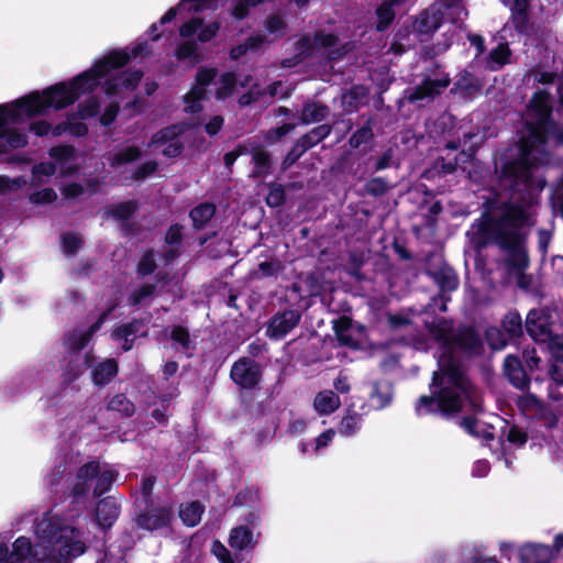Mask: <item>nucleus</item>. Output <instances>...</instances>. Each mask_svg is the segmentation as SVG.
I'll return each mask as SVG.
<instances>
[{
	"mask_svg": "<svg viewBox=\"0 0 563 563\" xmlns=\"http://www.w3.org/2000/svg\"><path fill=\"white\" fill-rule=\"evenodd\" d=\"M119 373V364L114 358H107L99 362L91 371V378L96 386L108 385Z\"/></svg>",
	"mask_w": 563,
	"mask_h": 563,
	"instance_id": "20",
	"label": "nucleus"
},
{
	"mask_svg": "<svg viewBox=\"0 0 563 563\" xmlns=\"http://www.w3.org/2000/svg\"><path fill=\"white\" fill-rule=\"evenodd\" d=\"M363 416L352 407L346 409L345 416L341 419L338 430L341 435L352 437L362 427Z\"/></svg>",
	"mask_w": 563,
	"mask_h": 563,
	"instance_id": "31",
	"label": "nucleus"
},
{
	"mask_svg": "<svg viewBox=\"0 0 563 563\" xmlns=\"http://www.w3.org/2000/svg\"><path fill=\"white\" fill-rule=\"evenodd\" d=\"M29 199L34 205L44 206L53 203L57 199V194L53 188H44L31 194Z\"/></svg>",
	"mask_w": 563,
	"mask_h": 563,
	"instance_id": "61",
	"label": "nucleus"
},
{
	"mask_svg": "<svg viewBox=\"0 0 563 563\" xmlns=\"http://www.w3.org/2000/svg\"><path fill=\"white\" fill-rule=\"evenodd\" d=\"M143 324V321L140 319H133L130 322L122 323L115 327L111 332V338L114 341H120L122 339L130 338L134 335L140 330V327Z\"/></svg>",
	"mask_w": 563,
	"mask_h": 563,
	"instance_id": "50",
	"label": "nucleus"
},
{
	"mask_svg": "<svg viewBox=\"0 0 563 563\" xmlns=\"http://www.w3.org/2000/svg\"><path fill=\"white\" fill-rule=\"evenodd\" d=\"M427 275L433 279L440 290V297L444 299V294H450L457 289L460 279L456 272L444 264L434 271H428ZM449 298H445L448 300Z\"/></svg>",
	"mask_w": 563,
	"mask_h": 563,
	"instance_id": "13",
	"label": "nucleus"
},
{
	"mask_svg": "<svg viewBox=\"0 0 563 563\" xmlns=\"http://www.w3.org/2000/svg\"><path fill=\"white\" fill-rule=\"evenodd\" d=\"M170 340L178 344L181 351L196 349V343L191 340L188 328L184 325H174L169 334Z\"/></svg>",
	"mask_w": 563,
	"mask_h": 563,
	"instance_id": "43",
	"label": "nucleus"
},
{
	"mask_svg": "<svg viewBox=\"0 0 563 563\" xmlns=\"http://www.w3.org/2000/svg\"><path fill=\"white\" fill-rule=\"evenodd\" d=\"M455 351L470 360L483 355L484 341L475 325L461 323L455 328L450 347L442 351L438 369L432 373L430 394L421 395L415 402L418 417L439 416L451 419L463 411L464 400L470 402L475 412L483 411V398L464 372Z\"/></svg>",
	"mask_w": 563,
	"mask_h": 563,
	"instance_id": "2",
	"label": "nucleus"
},
{
	"mask_svg": "<svg viewBox=\"0 0 563 563\" xmlns=\"http://www.w3.org/2000/svg\"><path fill=\"white\" fill-rule=\"evenodd\" d=\"M203 512V504L199 500H194L180 507L179 518L185 526L196 527L201 521Z\"/></svg>",
	"mask_w": 563,
	"mask_h": 563,
	"instance_id": "29",
	"label": "nucleus"
},
{
	"mask_svg": "<svg viewBox=\"0 0 563 563\" xmlns=\"http://www.w3.org/2000/svg\"><path fill=\"white\" fill-rule=\"evenodd\" d=\"M330 108L327 104L317 101H307L302 104L300 121L303 124L320 122L328 118Z\"/></svg>",
	"mask_w": 563,
	"mask_h": 563,
	"instance_id": "24",
	"label": "nucleus"
},
{
	"mask_svg": "<svg viewBox=\"0 0 563 563\" xmlns=\"http://www.w3.org/2000/svg\"><path fill=\"white\" fill-rule=\"evenodd\" d=\"M91 338L87 335L86 332H73L66 336L65 343L67 349L73 352L75 355H79V353L87 346Z\"/></svg>",
	"mask_w": 563,
	"mask_h": 563,
	"instance_id": "52",
	"label": "nucleus"
},
{
	"mask_svg": "<svg viewBox=\"0 0 563 563\" xmlns=\"http://www.w3.org/2000/svg\"><path fill=\"white\" fill-rule=\"evenodd\" d=\"M528 135L520 141L517 158L505 162L500 168V181L509 190L510 199L498 206L499 214L494 216L497 201L487 199L481 217L471 224L466 235L475 251L497 246L507 254L505 260L509 272L523 275L529 268V232L533 223L530 208L536 192L543 190L547 181L538 176L540 159L533 154L538 146H544L550 137H561V128L555 120H539L527 123Z\"/></svg>",
	"mask_w": 563,
	"mask_h": 563,
	"instance_id": "1",
	"label": "nucleus"
},
{
	"mask_svg": "<svg viewBox=\"0 0 563 563\" xmlns=\"http://www.w3.org/2000/svg\"><path fill=\"white\" fill-rule=\"evenodd\" d=\"M371 399L375 401L376 409H384L390 405L393 400V386L390 383H379L375 382L373 384V389L369 395Z\"/></svg>",
	"mask_w": 563,
	"mask_h": 563,
	"instance_id": "33",
	"label": "nucleus"
},
{
	"mask_svg": "<svg viewBox=\"0 0 563 563\" xmlns=\"http://www.w3.org/2000/svg\"><path fill=\"white\" fill-rule=\"evenodd\" d=\"M107 409L118 411L126 418L132 417L135 412L134 404L124 394L114 395L107 404Z\"/></svg>",
	"mask_w": 563,
	"mask_h": 563,
	"instance_id": "41",
	"label": "nucleus"
},
{
	"mask_svg": "<svg viewBox=\"0 0 563 563\" xmlns=\"http://www.w3.org/2000/svg\"><path fill=\"white\" fill-rule=\"evenodd\" d=\"M301 321V311L296 308H284L275 312L266 325V335L275 341L283 340Z\"/></svg>",
	"mask_w": 563,
	"mask_h": 563,
	"instance_id": "7",
	"label": "nucleus"
},
{
	"mask_svg": "<svg viewBox=\"0 0 563 563\" xmlns=\"http://www.w3.org/2000/svg\"><path fill=\"white\" fill-rule=\"evenodd\" d=\"M504 332L509 339L520 338L523 334L521 316L518 311H509L501 320Z\"/></svg>",
	"mask_w": 563,
	"mask_h": 563,
	"instance_id": "38",
	"label": "nucleus"
},
{
	"mask_svg": "<svg viewBox=\"0 0 563 563\" xmlns=\"http://www.w3.org/2000/svg\"><path fill=\"white\" fill-rule=\"evenodd\" d=\"M26 185L27 180L22 175L15 178H10L7 175H0V195L18 191L23 189Z\"/></svg>",
	"mask_w": 563,
	"mask_h": 563,
	"instance_id": "55",
	"label": "nucleus"
},
{
	"mask_svg": "<svg viewBox=\"0 0 563 563\" xmlns=\"http://www.w3.org/2000/svg\"><path fill=\"white\" fill-rule=\"evenodd\" d=\"M183 133V129L178 124H170L154 133L151 137L148 146H162L176 140Z\"/></svg>",
	"mask_w": 563,
	"mask_h": 563,
	"instance_id": "40",
	"label": "nucleus"
},
{
	"mask_svg": "<svg viewBox=\"0 0 563 563\" xmlns=\"http://www.w3.org/2000/svg\"><path fill=\"white\" fill-rule=\"evenodd\" d=\"M393 186L383 177H372L365 185L364 190L371 197L377 198L384 196Z\"/></svg>",
	"mask_w": 563,
	"mask_h": 563,
	"instance_id": "51",
	"label": "nucleus"
},
{
	"mask_svg": "<svg viewBox=\"0 0 563 563\" xmlns=\"http://www.w3.org/2000/svg\"><path fill=\"white\" fill-rule=\"evenodd\" d=\"M503 373L512 387L519 390H528L531 385V376L526 369L522 360L515 354H508L504 358Z\"/></svg>",
	"mask_w": 563,
	"mask_h": 563,
	"instance_id": "9",
	"label": "nucleus"
},
{
	"mask_svg": "<svg viewBox=\"0 0 563 563\" xmlns=\"http://www.w3.org/2000/svg\"><path fill=\"white\" fill-rule=\"evenodd\" d=\"M250 154L254 165L251 177L254 179L263 178L272 173V154L266 151L262 144L252 142Z\"/></svg>",
	"mask_w": 563,
	"mask_h": 563,
	"instance_id": "15",
	"label": "nucleus"
},
{
	"mask_svg": "<svg viewBox=\"0 0 563 563\" xmlns=\"http://www.w3.org/2000/svg\"><path fill=\"white\" fill-rule=\"evenodd\" d=\"M268 194L265 198L266 205L271 208L282 207L286 202V191L282 184H267Z\"/></svg>",
	"mask_w": 563,
	"mask_h": 563,
	"instance_id": "47",
	"label": "nucleus"
},
{
	"mask_svg": "<svg viewBox=\"0 0 563 563\" xmlns=\"http://www.w3.org/2000/svg\"><path fill=\"white\" fill-rule=\"evenodd\" d=\"M258 500V494L257 490H254L250 487H245L244 489L240 490L235 496L233 500V506H252Z\"/></svg>",
	"mask_w": 563,
	"mask_h": 563,
	"instance_id": "63",
	"label": "nucleus"
},
{
	"mask_svg": "<svg viewBox=\"0 0 563 563\" xmlns=\"http://www.w3.org/2000/svg\"><path fill=\"white\" fill-rule=\"evenodd\" d=\"M157 268L154 250H147L137 264V274L142 277L152 275Z\"/></svg>",
	"mask_w": 563,
	"mask_h": 563,
	"instance_id": "56",
	"label": "nucleus"
},
{
	"mask_svg": "<svg viewBox=\"0 0 563 563\" xmlns=\"http://www.w3.org/2000/svg\"><path fill=\"white\" fill-rule=\"evenodd\" d=\"M230 378L240 390L254 391L260 389L263 369L254 358L241 356L232 364Z\"/></svg>",
	"mask_w": 563,
	"mask_h": 563,
	"instance_id": "6",
	"label": "nucleus"
},
{
	"mask_svg": "<svg viewBox=\"0 0 563 563\" xmlns=\"http://www.w3.org/2000/svg\"><path fill=\"white\" fill-rule=\"evenodd\" d=\"M295 129V124L292 123H283L279 126L269 129L265 135V142L268 144H273L279 140H282L285 135L290 133Z\"/></svg>",
	"mask_w": 563,
	"mask_h": 563,
	"instance_id": "62",
	"label": "nucleus"
},
{
	"mask_svg": "<svg viewBox=\"0 0 563 563\" xmlns=\"http://www.w3.org/2000/svg\"><path fill=\"white\" fill-rule=\"evenodd\" d=\"M121 505L113 496L100 499L96 507V519L103 529L111 528L118 520Z\"/></svg>",
	"mask_w": 563,
	"mask_h": 563,
	"instance_id": "14",
	"label": "nucleus"
},
{
	"mask_svg": "<svg viewBox=\"0 0 563 563\" xmlns=\"http://www.w3.org/2000/svg\"><path fill=\"white\" fill-rule=\"evenodd\" d=\"M75 152L76 148L74 145L60 144L49 148L48 155L62 165L65 162L75 159Z\"/></svg>",
	"mask_w": 563,
	"mask_h": 563,
	"instance_id": "54",
	"label": "nucleus"
},
{
	"mask_svg": "<svg viewBox=\"0 0 563 563\" xmlns=\"http://www.w3.org/2000/svg\"><path fill=\"white\" fill-rule=\"evenodd\" d=\"M100 470L99 461L93 460L86 462L77 470L76 479H84L89 483L99 475Z\"/></svg>",
	"mask_w": 563,
	"mask_h": 563,
	"instance_id": "58",
	"label": "nucleus"
},
{
	"mask_svg": "<svg viewBox=\"0 0 563 563\" xmlns=\"http://www.w3.org/2000/svg\"><path fill=\"white\" fill-rule=\"evenodd\" d=\"M119 476L118 471L113 468H107L101 471L98 476H96V485L93 487V496L101 497L111 490L113 483L117 481Z\"/></svg>",
	"mask_w": 563,
	"mask_h": 563,
	"instance_id": "37",
	"label": "nucleus"
},
{
	"mask_svg": "<svg viewBox=\"0 0 563 563\" xmlns=\"http://www.w3.org/2000/svg\"><path fill=\"white\" fill-rule=\"evenodd\" d=\"M426 329L438 342L443 351L450 347L452 333H454L453 320L445 317H440L435 321L427 322Z\"/></svg>",
	"mask_w": 563,
	"mask_h": 563,
	"instance_id": "17",
	"label": "nucleus"
},
{
	"mask_svg": "<svg viewBox=\"0 0 563 563\" xmlns=\"http://www.w3.org/2000/svg\"><path fill=\"white\" fill-rule=\"evenodd\" d=\"M443 24V13L430 7L422 10L412 22V31L420 36V41L431 37Z\"/></svg>",
	"mask_w": 563,
	"mask_h": 563,
	"instance_id": "11",
	"label": "nucleus"
},
{
	"mask_svg": "<svg viewBox=\"0 0 563 563\" xmlns=\"http://www.w3.org/2000/svg\"><path fill=\"white\" fill-rule=\"evenodd\" d=\"M131 60L125 49H112L101 59L97 60L89 69L78 74L67 81H59L48 87L49 92H57L60 108L74 104L82 95L93 92L113 69L123 68Z\"/></svg>",
	"mask_w": 563,
	"mask_h": 563,
	"instance_id": "3",
	"label": "nucleus"
},
{
	"mask_svg": "<svg viewBox=\"0 0 563 563\" xmlns=\"http://www.w3.org/2000/svg\"><path fill=\"white\" fill-rule=\"evenodd\" d=\"M155 284H143L139 288L134 289L130 296V305L133 307L139 306L145 298L151 297L155 294Z\"/></svg>",
	"mask_w": 563,
	"mask_h": 563,
	"instance_id": "59",
	"label": "nucleus"
},
{
	"mask_svg": "<svg viewBox=\"0 0 563 563\" xmlns=\"http://www.w3.org/2000/svg\"><path fill=\"white\" fill-rule=\"evenodd\" d=\"M27 145V139L25 134L21 133L16 129L4 128L0 131V154H4L10 148H22Z\"/></svg>",
	"mask_w": 563,
	"mask_h": 563,
	"instance_id": "27",
	"label": "nucleus"
},
{
	"mask_svg": "<svg viewBox=\"0 0 563 563\" xmlns=\"http://www.w3.org/2000/svg\"><path fill=\"white\" fill-rule=\"evenodd\" d=\"M484 82L475 74L467 69H462L455 76L450 95L457 96L463 101H472L481 93Z\"/></svg>",
	"mask_w": 563,
	"mask_h": 563,
	"instance_id": "8",
	"label": "nucleus"
},
{
	"mask_svg": "<svg viewBox=\"0 0 563 563\" xmlns=\"http://www.w3.org/2000/svg\"><path fill=\"white\" fill-rule=\"evenodd\" d=\"M485 340L489 347L494 351L503 350L508 344V339L504 330L497 327H488L485 331Z\"/></svg>",
	"mask_w": 563,
	"mask_h": 563,
	"instance_id": "46",
	"label": "nucleus"
},
{
	"mask_svg": "<svg viewBox=\"0 0 563 563\" xmlns=\"http://www.w3.org/2000/svg\"><path fill=\"white\" fill-rule=\"evenodd\" d=\"M82 244V239L76 233L67 232L62 235V247L66 255H75Z\"/></svg>",
	"mask_w": 563,
	"mask_h": 563,
	"instance_id": "57",
	"label": "nucleus"
},
{
	"mask_svg": "<svg viewBox=\"0 0 563 563\" xmlns=\"http://www.w3.org/2000/svg\"><path fill=\"white\" fill-rule=\"evenodd\" d=\"M519 558L521 563H550L553 553L549 545L528 543L521 547Z\"/></svg>",
	"mask_w": 563,
	"mask_h": 563,
	"instance_id": "19",
	"label": "nucleus"
},
{
	"mask_svg": "<svg viewBox=\"0 0 563 563\" xmlns=\"http://www.w3.org/2000/svg\"><path fill=\"white\" fill-rule=\"evenodd\" d=\"M508 24L520 36L531 35L530 11H510Z\"/></svg>",
	"mask_w": 563,
	"mask_h": 563,
	"instance_id": "39",
	"label": "nucleus"
},
{
	"mask_svg": "<svg viewBox=\"0 0 563 563\" xmlns=\"http://www.w3.org/2000/svg\"><path fill=\"white\" fill-rule=\"evenodd\" d=\"M530 108L536 119L554 120L552 118V106L550 103V93L545 90H538L533 93Z\"/></svg>",
	"mask_w": 563,
	"mask_h": 563,
	"instance_id": "26",
	"label": "nucleus"
},
{
	"mask_svg": "<svg viewBox=\"0 0 563 563\" xmlns=\"http://www.w3.org/2000/svg\"><path fill=\"white\" fill-rule=\"evenodd\" d=\"M142 156V151L136 145L128 146L113 154L111 165L120 166L137 161Z\"/></svg>",
	"mask_w": 563,
	"mask_h": 563,
	"instance_id": "45",
	"label": "nucleus"
},
{
	"mask_svg": "<svg viewBox=\"0 0 563 563\" xmlns=\"http://www.w3.org/2000/svg\"><path fill=\"white\" fill-rule=\"evenodd\" d=\"M451 77L449 74H444L441 78L432 79L431 77H424L419 85L412 88L408 96L409 102H417L421 100H433L441 96L444 89L451 85Z\"/></svg>",
	"mask_w": 563,
	"mask_h": 563,
	"instance_id": "10",
	"label": "nucleus"
},
{
	"mask_svg": "<svg viewBox=\"0 0 563 563\" xmlns=\"http://www.w3.org/2000/svg\"><path fill=\"white\" fill-rule=\"evenodd\" d=\"M228 542L232 549L240 552L246 549H253L256 544L253 530L245 525H240L232 528Z\"/></svg>",
	"mask_w": 563,
	"mask_h": 563,
	"instance_id": "21",
	"label": "nucleus"
},
{
	"mask_svg": "<svg viewBox=\"0 0 563 563\" xmlns=\"http://www.w3.org/2000/svg\"><path fill=\"white\" fill-rule=\"evenodd\" d=\"M217 211L212 202H201L189 211V218L192 222V228L197 231L206 228L208 222L214 217Z\"/></svg>",
	"mask_w": 563,
	"mask_h": 563,
	"instance_id": "25",
	"label": "nucleus"
},
{
	"mask_svg": "<svg viewBox=\"0 0 563 563\" xmlns=\"http://www.w3.org/2000/svg\"><path fill=\"white\" fill-rule=\"evenodd\" d=\"M526 331L534 340L545 342L552 336L549 316L541 310L532 309L526 318Z\"/></svg>",
	"mask_w": 563,
	"mask_h": 563,
	"instance_id": "12",
	"label": "nucleus"
},
{
	"mask_svg": "<svg viewBox=\"0 0 563 563\" xmlns=\"http://www.w3.org/2000/svg\"><path fill=\"white\" fill-rule=\"evenodd\" d=\"M133 522L140 530L154 532L170 527L174 510L170 505L134 503Z\"/></svg>",
	"mask_w": 563,
	"mask_h": 563,
	"instance_id": "5",
	"label": "nucleus"
},
{
	"mask_svg": "<svg viewBox=\"0 0 563 563\" xmlns=\"http://www.w3.org/2000/svg\"><path fill=\"white\" fill-rule=\"evenodd\" d=\"M75 529H69L70 537L67 536L66 530H62V533L57 538V551L60 560L65 563L81 555L86 551V544L78 539L74 538Z\"/></svg>",
	"mask_w": 563,
	"mask_h": 563,
	"instance_id": "16",
	"label": "nucleus"
},
{
	"mask_svg": "<svg viewBox=\"0 0 563 563\" xmlns=\"http://www.w3.org/2000/svg\"><path fill=\"white\" fill-rule=\"evenodd\" d=\"M48 87L43 91H32L29 95L16 99L11 104H0V131L7 126L9 122H18L22 115L33 119L46 114L51 109L63 110L58 106L60 101L57 92L47 91Z\"/></svg>",
	"mask_w": 563,
	"mask_h": 563,
	"instance_id": "4",
	"label": "nucleus"
},
{
	"mask_svg": "<svg viewBox=\"0 0 563 563\" xmlns=\"http://www.w3.org/2000/svg\"><path fill=\"white\" fill-rule=\"evenodd\" d=\"M100 101L98 97L90 96L77 106L76 115L78 119L88 120L95 118L100 112Z\"/></svg>",
	"mask_w": 563,
	"mask_h": 563,
	"instance_id": "44",
	"label": "nucleus"
},
{
	"mask_svg": "<svg viewBox=\"0 0 563 563\" xmlns=\"http://www.w3.org/2000/svg\"><path fill=\"white\" fill-rule=\"evenodd\" d=\"M368 88L364 85H353L342 96V104L345 107V110L352 112L357 110L360 102L367 98Z\"/></svg>",
	"mask_w": 563,
	"mask_h": 563,
	"instance_id": "34",
	"label": "nucleus"
},
{
	"mask_svg": "<svg viewBox=\"0 0 563 563\" xmlns=\"http://www.w3.org/2000/svg\"><path fill=\"white\" fill-rule=\"evenodd\" d=\"M220 84L221 86L216 90V98L223 100L232 96L236 85V75L232 71L223 73L220 76Z\"/></svg>",
	"mask_w": 563,
	"mask_h": 563,
	"instance_id": "49",
	"label": "nucleus"
},
{
	"mask_svg": "<svg viewBox=\"0 0 563 563\" xmlns=\"http://www.w3.org/2000/svg\"><path fill=\"white\" fill-rule=\"evenodd\" d=\"M401 3L402 0H385L376 8L377 23L375 30L377 32H385L389 29L396 18L395 7Z\"/></svg>",
	"mask_w": 563,
	"mask_h": 563,
	"instance_id": "23",
	"label": "nucleus"
},
{
	"mask_svg": "<svg viewBox=\"0 0 563 563\" xmlns=\"http://www.w3.org/2000/svg\"><path fill=\"white\" fill-rule=\"evenodd\" d=\"M340 398L332 390L320 391L317 394L313 406L321 415H330L340 407Z\"/></svg>",
	"mask_w": 563,
	"mask_h": 563,
	"instance_id": "32",
	"label": "nucleus"
},
{
	"mask_svg": "<svg viewBox=\"0 0 563 563\" xmlns=\"http://www.w3.org/2000/svg\"><path fill=\"white\" fill-rule=\"evenodd\" d=\"M217 75L218 69L216 67L200 66L196 73V84L205 88L216 79Z\"/></svg>",
	"mask_w": 563,
	"mask_h": 563,
	"instance_id": "64",
	"label": "nucleus"
},
{
	"mask_svg": "<svg viewBox=\"0 0 563 563\" xmlns=\"http://www.w3.org/2000/svg\"><path fill=\"white\" fill-rule=\"evenodd\" d=\"M91 362L92 358L89 353H86L82 358L80 355L70 357L63 372L64 383L71 384L77 380L86 368L91 367Z\"/></svg>",
	"mask_w": 563,
	"mask_h": 563,
	"instance_id": "22",
	"label": "nucleus"
},
{
	"mask_svg": "<svg viewBox=\"0 0 563 563\" xmlns=\"http://www.w3.org/2000/svg\"><path fill=\"white\" fill-rule=\"evenodd\" d=\"M372 119H368L361 128H358L349 139L352 148H360L363 144L374 139Z\"/></svg>",
	"mask_w": 563,
	"mask_h": 563,
	"instance_id": "42",
	"label": "nucleus"
},
{
	"mask_svg": "<svg viewBox=\"0 0 563 563\" xmlns=\"http://www.w3.org/2000/svg\"><path fill=\"white\" fill-rule=\"evenodd\" d=\"M144 73L142 69H126L122 71L118 77L121 82V87L126 90H134L139 87Z\"/></svg>",
	"mask_w": 563,
	"mask_h": 563,
	"instance_id": "53",
	"label": "nucleus"
},
{
	"mask_svg": "<svg viewBox=\"0 0 563 563\" xmlns=\"http://www.w3.org/2000/svg\"><path fill=\"white\" fill-rule=\"evenodd\" d=\"M32 550L31 540L26 537H19L13 543L12 549H9L8 563H23L30 555Z\"/></svg>",
	"mask_w": 563,
	"mask_h": 563,
	"instance_id": "36",
	"label": "nucleus"
},
{
	"mask_svg": "<svg viewBox=\"0 0 563 563\" xmlns=\"http://www.w3.org/2000/svg\"><path fill=\"white\" fill-rule=\"evenodd\" d=\"M155 483L156 477L153 475L143 477L140 489L141 497L137 498L134 503H154L153 489Z\"/></svg>",
	"mask_w": 563,
	"mask_h": 563,
	"instance_id": "60",
	"label": "nucleus"
},
{
	"mask_svg": "<svg viewBox=\"0 0 563 563\" xmlns=\"http://www.w3.org/2000/svg\"><path fill=\"white\" fill-rule=\"evenodd\" d=\"M511 51L508 43H499L497 47L493 48L487 56V67L497 71L505 65L510 63Z\"/></svg>",
	"mask_w": 563,
	"mask_h": 563,
	"instance_id": "30",
	"label": "nucleus"
},
{
	"mask_svg": "<svg viewBox=\"0 0 563 563\" xmlns=\"http://www.w3.org/2000/svg\"><path fill=\"white\" fill-rule=\"evenodd\" d=\"M332 132V125L330 124H320L314 126L306 134L301 135L297 141L300 143V146L309 151L313 146L318 145L324 139H327Z\"/></svg>",
	"mask_w": 563,
	"mask_h": 563,
	"instance_id": "28",
	"label": "nucleus"
},
{
	"mask_svg": "<svg viewBox=\"0 0 563 563\" xmlns=\"http://www.w3.org/2000/svg\"><path fill=\"white\" fill-rule=\"evenodd\" d=\"M139 210V203L136 200H128L112 205L108 210L107 214L118 221H129Z\"/></svg>",
	"mask_w": 563,
	"mask_h": 563,
	"instance_id": "35",
	"label": "nucleus"
},
{
	"mask_svg": "<svg viewBox=\"0 0 563 563\" xmlns=\"http://www.w3.org/2000/svg\"><path fill=\"white\" fill-rule=\"evenodd\" d=\"M353 320L349 316H340L332 321V329L341 346L351 349L358 347V341L352 335Z\"/></svg>",
	"mask_w": 563,
	"mask_h": 563,
	"instance_id": "18",
	"label": "nucleus"
},
{
	"mask_svg": "<svg viewBox=\"0 0 563 563\" xmlns=\"http://www.w3.org/2000/svg\"><path fill=\"white\" fill-rule=\"evenodd\" d=\"M175 56L178 60L192 59L195 64L200 63L202 59L198 53V45L194 41L179 44L175 51Z\"/></svg>",
	"mask_w": 563,
	"mask_h": 563,
	"instance_id": "48",
	"label": "nucleus"
}]
</instances>
